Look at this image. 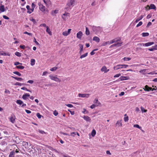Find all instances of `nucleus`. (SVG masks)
<instances>
[{
  "instance_id": "55",
  "label": "nucleus",
  "mask_w": 157,
  "mask_h": 157,
  "mask_svg": "<svg viewBox=\"0 0 157 157\" xmlns=\"http://www.w3.org/2000/svg\"><path fill=\"white\" fill-rule=\"evenodd\" d=\"M109 41V44H112L115 42L114 39L111 40Z\"/></svg>"
},
{
  "instance_id": "18",
  "label": "nucleus",
  "mask_w": 157,
  "mask_h": 157,
  "mask_svg": "<svg viewBox=\"0 0 157 157\" xmlns=\"http://www.w3.org/2000/svg\"><path fill=\"white\" fill-rule=\"evenodd\" d=\"M30 96V95L27 94H26L24 95H23L22 96V98L25 100H26L27 97H29Z\"/></svg>"
},
{
  "instance_id": "17",
  "label": "nucleus",
  "mask_w": 157,
  "mask_h": 157,
  "mask_svg": "<svg viewBox=\"0 0 157 157\" xmlns=\"http://www.w3.org/2000/svg\"><path fill=\"white\" fill-rule=\"evenodd\" d=\"M79 46L80 48L79 53L80 54H81L82 52L83 51V45L82 44H79Z\"/></svg>"
},
{
  "instance_id": "23",
  "label": "nucleus",
  "mask_w": 157,
  "mask_h": 157,
  "mask_svg": "<svg viewBox=\"0 0 157 157\" xmlns=\"http://www.w3.org/2000/svg\"><path fill=\"white\" fill-rule=\"evenodd\" d=\"M85 33H86V35H88L90 34V31L87 27H86V28Z\"/></svg>"
},
{
  "instance_id": "63",
  "label": "nucleus",
  "mask_w": 157,
  "mask_h": 157,
  "mask_svg": "<svg viewBox=\"0 0 157 157\" xmlns=\"http://www.w3.org/2000/svg\"><path fill=\"white\" fill-rule=\"evenodd\" d=\"M106 153L107 155H111V153L109 151H106Z\"/></svg>"
},
{
  "instance_id": "28",
  "label": "nucleus",
  "mask_w": 157,
  "mask_h": 157,
  "mask_svg": "<svg viewBox=\"0 0 157 157\" xmlns=\"http://www.w3.org/2000/svg\"><path fill=\"white\" fill-rule=\"evenodd\" d=\"M96 134V132L94 129L92 130L91 132V135L93 137H94Z\"/></svg>"
},
{
  "instance_id": "34",
  "label": "nucleus",
  "mask_w": 157,
  "mask_h": 157,
  "mask_svg": "<svg viewBox=\"0 0 157 157\" xmlns=\"http://www.w3.org/2000/svg\"><path fill=\"white\" fill-rule=\"evenodd\" d=\"M0 54L1 55H2V56H10V54L9 53H0Z\"/></svg>"
},
{
  "instance_id": "50",
  "label": "nucleus",
  "mask_w": 157,
  "mask_h": 157,
  "mask_svg": "<svg viewBox=\"0 0 157 157\" xmlns=\"http://www.w3.org/2000/svg\"><path fill=\"white\" fill-rule=\"evenodd\" d=\"M36 116L39 118H40L41 117V115H40L39 113H37Z\"/></svg>"
},
{
  "instance_id": "12",
  "label": "nucleus",
  "mask_w": 157,
  "mask_h": 157,
  "mask_svg": "<svg viewBox=\"0 0 157 157\" xmlns=\"http://www.w3.org/2000/svg\"><path fill=\"white\" fill-rule=\"evenodd\" d=\"M122 65H118L116 66H115L113 68L114 70H118L120 68H121L123 67L122 66Z\"/></svg>"
},
{
  "instance_id": "1",
  "label": "nucleus",
  "mask_w": 157,
  "mask_h": 157,
  "mask_svg": "<svg viewBox=\"0 0 157 157\" xmlns=\"http://www.w3.org/2000/svg\"><path fill=\"white\" fill-rule=\"evenodd\" d=\"M75 4V1L74 0H68L66 6L67 7L65 8V9L67 10V11H68L69 10V8H70L71 6H73Z\"/></svg>"
},
{
  "instance_id": "22",
  "label": "nucleus",
  "mask_w": 157,
  "mask_h": 157,
  "mask_svg": "<svg viewBox=\"0 0 157 157\" xmlns=\"http://www.w3.org/2000/svg\"><path fill=\"white\" fill-rule=\"evenodd\" d=\"M12 78H14V79H15L16 80H17L18 81H21L23 79L21 78H18V77H14L13 76H12L11 77Z\"/></svg>"
},
{
  "instance_id": "10",
  "label": "nucleus",
  "mask_w": 157,
  "mask_h": 157,
  "mask_svg": "<svg viewBox=\"0 0 157 157\" xmlns=\"http://www.w3.org/2000/svg\"><path fill=\"white\" fill-rule=\"evenodd\" d=\"M83 118L87 122H90L91 119L90 117L88 116H84L83 117Z\"/></svg>"
},
{
  "instance_id": "40",
  "label": "nucleus",
  "mask_w": 157,
  "mask_h": 157,
  "mask_svg": "<svg viewBox=\"0 0 157 157\" xmlns=\"http://www.w3.org/2000/svg\"><path fill=\"white\" fill-rule=\"evenodd\" d=\"M58 68L56 67H53L52 68L50 69V71H56L57 69Z\"/></svg>"
},
{
  "instance_id": "43",
  "label": "nucleus",
  "mask_w": 157,
  "mask_h": 157,
  "mask_svg": "<svg viewBox=\"0 0 157 157\" xmlns=\"http://www.w3.org/2000/svg\"><path fill=\"white\" fill-rule=\"evenodd\" d=\"M53 114L55 116H56L58 115V113L56 110H55L53 111Z\"/></svg>"
},
{
  "instance_id": "25",
  "label": "nucleus",
  "mask_w": 157,
  "mask_h": 157,
  "mask_svg": "<svg viewBox=\"0 0 157 157\" xmlns=\"http://www.w3.org/2000/svg\"><path fill=\"white\" fill-rule=\"evenodd\" d=\"M58 12V10H55L52 11V14L54 16L55 15V14L57 13Z\"/></svg>"
},
{
  "instance_id": "53",
  "label": "nucleus",
  "mask_w": 157,
  "mask_h": 157,
  "mask_svg": "<svg viewBox=\"0 0 157 157\" xmlns=\"http://www.w3.org/2000/svg\"><path fill=\"white\" fill-rule=\"evenodd\" d=\"M24 34H27L29 36H32V33H28L27 32H25L24 33Z\"/></svg>"
},
{
  "instance_id": "38",
  "label": "nucleus",
  "mask_w": 157,
  "mask_h": 157,
  "mask_svg": "<svg viewBox=\"0 0 157 157\" xmlns=\"http://www.w3.org/2000/svg\"><path fill=\"white\" fill-rule=\"evenodd\" d=\"M141 111L142 113L144 112H147V110L146 109H145L144 108L142 107H141Z\"/></svg>"
},
{
  "instance_id": "57",
  "label": "nucleus",
  "mask_w": 157,
  "mask_h": 157,
  "mask_svg": "<svg viewBox=\"0 0 157 157\" xmlns=\"http://www.w3.org/2000/svg\"><path fill=\"white\" fill-rule=\"evenodd\" d=\"M95 106L96 105H95L93 104L90 106V108L92 109H93L94 108Z\"/></svg>"
},
{
  "instance_id": "36",
  "label": "nucleus",
  "mask_w": 157,
  "mask_h": 157,
  "mask_svg": "<svg viewBox=\"0 0 157 157\" xmlns=\"http://www.w3.org/2000/svg\"><path fill=\"white\" fill-rule=\"evenodd\" d=\"M108 44H109V41L103 43L102 44L101 46H105Z\"/></svg>"
},
{
  "instance_id": "29",
  "label": "nucleus",
  "mask_w": 157,
  "mask_h": 157,
  "mask_svg": "<svg viewBox=\"0 0 157 157\" xmlns=\"http://www.w3.org/2000/svg\"><path fill=\"white\" fill-rule=\"evenodd\" d=\"M142 36L144 37L148 36L149 34L148 33H142Z\"/></svg>"
},
{
  "instance_id": "9",
  "label": "nucleus",
  "mask_w": 157,
  "mask_h": 157,
  "mask_svg": "<svg viewBox=\"0 0 157 157\" xmlns=\"http://www.w3.org/2000/svg\"><path fill=\"white\" fill-rule=\"evenodd\" d=\"M82 33L81 31H80L77 33V37L79 39H81L82 36Z\"/></svg>"
},
{
  "instance_id": "30",
  "label": "nucleus",
  "mask_w": 157,
  "mask_h": 157,
  "mask_svg": "<svg viewBox=\"0 0 157 157\" xmlns=\"http://www.w3.org/2000/svg\"><path fill=\"white\" fill-rule=\"evenodd\" d=\"M94 103H97L98 104L97 106L100 104V102L98 101V100L96 98L94 99Z\"/></svg>"
},
{
  "instance_id": "8",
  "label": "nucleus",
  "mask_w": 157,
  "mask_h": 157,
  "mask_svg": "<svg viewBox=\"0 0 157 157\" xmlns=\"http://www.w3.org/2000/svg\"><path fill=\"white\" fill-rule=\"evenodd\" d=\"M15 116L14 115H12L9 118L10 121L13 123H14L15 121Z\"/></svg>"
},
{
  "instance_id": "26",
  "label": "nucleus",
  "mask_w": 157,
  "mask_h": 157,
  "mask_svg": "<svg viewBox=\"0 0 157 157\" xmlns=\"http://www.w3.org/2000/svg\"><path fill=\"white\" fill-rule=\"evenodd\" d=\"M143 17H144V16H143V15L141 16L139 18H138L136 19V21H135L137 23L138 21H140V20L142 19V18Z\"/></svg>"
},
{
  "instance_id": "4",
  "label": "nucleus",
  "mask_w": 157,
  "mask_h": 157,
  "mask_svg": "<svg viewBox=\"0 0 157 157\" xmlns=\"http://www.w3.org/2000/svg\"><path fill=\"white\" fill-rule=\"evenodd\" d=\"M90 94H79L78 96L79 97L81 98H88L90 96Z\"/></svg>"
},
{
  "instance_id": "7",
  "label": "nucleus",
  "mask_w": 157,
  "mask_h": 157,
  "mask_svg": "<svg viewBox=\"0 0 157 157\" xmlns=\"http://www.w3.org/2000/svg\"><path fill=\"white\" fill-rule=\"evenodd\" d=\"M154 44V42H149L147 43H146L145 44H140V45H143L144 46V45L146 46H149L153 44Z\"/></svg>"
},
{
  "instance_id": "62",
  "label": "nucleus",
  "mask_w": 157,
  "mask_h": 157,
  "mask_svg": "<svg viewBox=\"0 0 157 157\" xmlns=\"http://www.w3.org/2000/svg\"><path fill=\"white\" fill-rule=\"evenodd\" d=\"M35 5L33 3L32 4V8H33V9H34V8L35 7Z\"/></svg>"
},
{
  "instance_id": "37",
  "label": "nucleus",
  "mask_w": 157,
  "mask_h": 157,
  "mask_svg": "<svg viewBox=\"0 0 157 157\" xmlns=\"http://www.w3.org/2000/svg\"><path fill=\"white\" fill-rule=\"evenodd\" d=\"M15 55L18 57H20L21 56V53L17 52L15 53Z\"/></svg>"
},
{
  "instance_id": "49",
  "label": "nucleus",
  "mask_w": 157,
  "mask_h": 157,
  "mask_svg": "<svg viewBox=\"0 0 157 157\" xmlns=\"http://www.w3.org/2000/svg\"><path fill=\"white\" fill-rule=\"evenodd\" d=\"M21 89L23 90H25L31 92L29 90L27 89L26 88L23 87L21 88Z\"/></svg>"
},
{
  "instance_id": "64",
  "label": "nucleus",
  "mask_w": 157,
  "mask_h": 157,
  "mask_svg": "<svg viewBox=\"0 0 157 157\" xmlns=\"http://www.w3.org/2000/svg\"><path fill=\"white\" fill-rule=\"evenodd\" d=\"M3 18H4L5 19H9V18L5 15H3Z\"/></svg>"
},
{
  "instance_id": "35",
  "label": "nucleus",
  "mask_w": 157,
  "mask_h": 157,
  "mask_svg": "<svg viewBox=\"0 0 157 157\" xmlns=\"http://www.w3.org/2000/svg\"><path fill=\"white\" fill-rule=\"evenodd\" d=\"M16 102L20 105L23 103V101L21 100H17Z\"/></svg>"
},
{
  "instance_id": "39",
  "label": "nucleus",
  "mask_w": 157,
  "mask_h": 157,
  "mask_svg": "<svg viewBox=\"0 0 157 157\" xmlns=\"http://www.w3.org/2000/svg\"><path fill=\"white\" fill-rule=\"evenodd\" d=\"M133 127H136V128H138L140 129H141V127L138 124H134L133 126Z\"/></svg>"
},
{
  "instance_id": "24",
  "label": "nucleus",
  "mask_w": 157,
  "mask_h": 157,
  "mask_svg": "<svg viewBox=\"0 0 157 157\" xmlns=\"http://www.w3.org/2000/svg\"><path fill=\"white\" fill-rule=\"evenodd\" d=\"M35 60L34 59H31V63L30 64L32 66H33L35 64Z\"/></svg>"
},
{
  "instance_id": "2",
  "label": "nucleus",
  "mask_w": 157,
  "mask_h": 157,
  "mask_svg": "<svg viewBox=\"0 0 157 157\" xmlns=\"http://www.w3.org/2000/svg\"><path fill=\"white\" fill-rule=\"evenodd\" d=\"M38 5L39 6V9L41 11L45 13L48 12V10L46 8L45 6H44L40 2L38 3Z\"/></svg>"
},
{
  "instance_id": "41",
  "label": "nucleus",
  "mask_w": 157,
  "mask_h": 157,
  "mask_svg": "<svg viewBox=\"0 0 157 157\" xmlns=\"http://www.w3.org/2000/svg\"><path fill=\"white\" fill-rule=\"evenodd\" d=\"M122 43V42H118L116 44H116V46L119 47L121 46V44Z\"/></svg>"
},
{
  "instance_id": "3",
  "label": "nucleus",
  "mask_w": 157,
  "mask_h": 157,
  "mask_svg": "<svg viewBox=\"0 0 157 157\" xmlns=\"http://www.w3.org/2000/svg\"><path fill=\"white\" fill-rule=\"evenodd\" d=\"M49 77L51 80H54L56 82H60L61 81L60 79L57 77L54 76L52 75H49Z\"/></svg>"
},
{
  "instance_id": "61",
  "label": "nucleus",
  "mask_w": 157,
  "mask_h": 157,
  "mask_svg": "<svg viewBox=\"0 0 157 157\" xmlns=\"http://www.w3.org/2000/svg\"><path fill=\"white\" fill-rule=\"evenodd\" d=\"M25 111L26 112V113L28 114L30 113H31V111L25 109Z\"/></svg>"
},
{
  "instance_id": "56",
  "label": "nucleus",
  "mask_w": 157,
  "mask_h": 157,
  "mask_svg": "<svg viewBox=\"0 0 157 157\" xmlns=\"http://www.w3.org/2000/svg\"><path fill=\"white\" fill-rule=\"evenodd\" d=\"M71 136L74 137L76 135V133L75 132H73L71 133Z\"/></svg>"
},
{
  "instance_id": "15",
  "label": "nucleus",
  "mask_w": 157,
  "mask_h": 157,
  "mask_svg": "<svg viewBox=\"0 0 157 157\" xmlns=\"http://www.w3.org/2000/svg\"><path fill=\"white\" fill-rule=\"evenodd\" d=\"M46 32L50 35H52V33L50 29L49 28V27L48 26H46Z\"/></svg>"
},
{
  "instance_id": "14",
  "label": "nucleus",
  "mask_w": 157,
  "mask_h": 157,
  "mask_svg": "<svg viewBox=\"0 0 157 157\" xmlns=\"http://www.w3.org/2000/svg\"><path fill=\"white\" fill-rule=\"evenodd\" d=\"M122 126V124L121 122V120L118 121H117L116 123V126Z\"/></svg>"
},
{
  "instance_id": "46",
  "label": "nucleus",
  "mask_w": 157,
  "mask_h": 157,
  "mask_svg": "<svg viewBox=\"0 0 157 157\" xmlns=\"http://www.w3.org/2000/svg\"><path fill=\"white\" fill-rule=\"evenodd\" d=\"M124 121H125V122H126V121H128V117L127 116L126 117H124Z\"/></svg>"
},
{
  "instance_id": "33",
  "label": "nucleus",
  "mask_w": 157,
  "mask_h": 157,
  "mask_svg": "<svg viewBox=\"0 0 157 157\" xmlns=\"http://www.w3.org/2000/svg\"><path fill=\"white\" fill-rule=\"evenodd\" d=\"M150 9H155L156 7L153 4H151L149 6Z\"/></svg>"
},
{
  "instance_id": "6",
  "label": "nucleus",
  "mask_w": 157,
  "mask_h": 157,
  "mask_svg": "<svg viewBox=\"0 0 157 157\" xmlns=\"http://www.w3.org/2000/svg\"><path fill=\"white\" fill-rule=\"evenodd\" d=\"M71 30V29H69L67 32V31H65L63 32L62 33L63 35L65 36H67L70 34Z\"/></svg>"
},
{
  "instance_id": "58",
  "label": "nucleus",
  "mask_w": 157,
  "mask_h": 157,
  "mask_svg": "<svg viewBox=\"0 0 157 157\" xmlns=\"http://www.w3.org/2000/svg\"><path fill=\"white\" fill-rule=\"evenodd\" d=\"M34 42L36 43V45H39V43L36 40V39L35 38H34Z\"/></svg>"
},
{
  "instance_id": "47",
  "label": "nucleus",
  "mask_w": 157,
  "mask_h": 157,
  "mask_svg": "<svg viewBox=\"0 0 157 157\" xmlns=\"http://www.w3.org/2000/svg\"><path fill=\"white\" fill-rule=\"evenodd\" d=\"M66 105L68 107H70V108H72L73 107V106L71 104H66Z\"/></svg>"
},
{
  "instance_id": "51",
  "label": "nucleus",
  "mask_w": 157,
  "mask_h": 157,
  "mask_svg": "<svg viewBox=\"0 0 157 157\" xmlns=\"http://www.w3.org/2000/svg\"><path fill=\"white\" fill-rule=\"evenodd\" d=\"M121 75V74H116L114 76V78H116V77H118L120 76Z\"/></svg>"
},
{
  "instance_id": "59",
  "label": "nucleus",
  "mask_w": 157,
  "mask_h": 157,
  "mask_svg": "<svg viewBox=\"0 0 157 157\" xmlns=\"http://www.w3.org/2000/svg\"><path fill=\"white\" fill-rule=\"evenodd\" d=\"M20 48L23 49H24L25 48H26V47H25V45H21L20 46Z\"/></svg>"
},
{
  "instance_id": "42",
  "label": "nucleus",
  "mask_w": 157,
  "mask_h": 157,
  "mask_svg": "<svg viewBox=\"0 0 157 157\" xmlns=\"http://www.w3.org/2000/svg\"><path fill=\"white\" fill-rule=\"evenodd\" d=\"M123 59L124 61H129L131 60V58L129 57L127 58L125 57Z\"/></svg>"
},
{
  "instance_id": "21",
  "label": "nucleus",
  "mask_w": 157,
  "mask_h": 157,
  "mask_svg": "<svg viewBox=\"0 0 157 157\" xmlns=\"http://www.w3.org/2000/svg\"><path fill=\"white\" fill-rule=\"evenodd\" d=\"M0 10L1 12H4L5 11L4 6L3 5H2L0 7Z\"/></svg>"
},
{
  "instance_id": "13",
  "label": "nucleus",
  "mask_w": 157,
  "mask_h": 157,
  "mask_svg": "<svg viewBox=\"0 0 157 157\" xmlns=\"http://www.w3.org/2000/svg\"><path fill=\"white\" fill-rule=\"evenodd\" d=\"M129 78V77H126V76H121L120 78L119 79H120L121 81H123L126 80L128 79Z\"/></svg>"
},
{
  "instance_id": "60",
  "label": "nucleus",
  "mask_w": 157,
  "mask_h": 157,
  "mask_svg": "<svg viewBox=\"0 0 157 157\" xmlns=\"http://www.w3.org/2000/svg\"><path fill=\"white\" fill-rule=\"evenodd\" d=\"M27 82L30 84H32L33 82V81L32 80H29Z\"/></svg>"
},
{
  "instance_id": "52",
  "label": "nucleus",
  "mask_w": 157,
  "mask_h": 157,
  "mask_svg": "<svg viewBox=\"0 0 157 157\" xmlns=\"http://www.w3.org/2000/svg\"><path fill=\"white\" fill-rule=\"evenodd\" d=\"M142 24V22L141 21L139 23L136 25V27H138L139 26L141 25Z\"/></svg>"
},
{
  "instance_id": "16",
  "label": "nucleus",
  "mask_w": 157,
  "mask_h": 157,
  "mask_svg": "<svg viewBox=\"0 0 157 157\" xmlns=\"http://www.w3.org/2000/svg\"><path fill=\"white\" fill-rule=\"evenodd\" d=\"M47 6L48 5L50 4L51 2L50 0H43Z\"/></svg>"
},
{
  "instance_id": "20",
  "label": "nucleus",
  "mask_w": 157,
  "mask_h": 157,
  "mask_svg": "<svg viewBox=\"0 0 157 157\" xmlns=\"http://www.w3.org/2000/svg\"><path fill=\"white\" fill-rule=\"evenodd\" d=\"M93 40L97 42H99L100 41V39L97 36H94L93 38Z\"/></svg>"
},
{
  "instance_id": "27",
  "label": "nucleus",
  "mask_w": 157,
  "mask_h": 157,
  "mask_svg": "<svg viewBox=\"0 0 157 157\" xmlns=\"http://www.w3.org/2000/svg\"><path fill=\"white\" fill-rule=\"evenodd\" d=\"M16 68L17 69H23L25 67L22 66H16Z\"/></svg>"
},
{
  "instance_id": "45",
  "label": "nucleus",
  "mask_w": 157,
  "mask_h": 157,
  "mask_svg": "<svg viewBox=\"0 0 157 157\" xmlns=\"http://www.w3.org/2000/svg\"><path fill=\"white\" fill-rule=\"evenodd\" d=\"M22 85H23L24 84H22L21 83H19V82H17L15 84V85H18V86H21Z\"/></svg>"
},
{
  "instance_id": "48",
  "label": "nucleus",
  "mask_w": 157,
  "mask_h": 157,
  "mask_svg": "<svg viewBox=\"0 0 157 157\" xmlns=\"http://www.w3.org/2000/svg\"><path fill=\"white\" fill-rule=\"evenodd\" d=\"M19 64H22L21 63H20L18 62H16L14 63V65L15 66H17V65Z\"/></svg>"
},
{
  "instance_id": "19",
  "label": "nucleus",
  "mask_w": 157,
  "mask_h": 157,
  "mask_svg": "<svg viewBox=\"0 0 157 157\" xmlns=\"http://www.w3.org/2000/svg\"><path fill=\"white\" fill-rule=\"evenodd\" d=\"M15 151H13L10 152L9 157H14Z\"/></svg>"
},
{
  "instance_id": "44",
  "label": "nucleus",
  "mask_w": 157,
  "mask_h": 157,
  "mask_svg": "<svg viewBox=\"0 0 157 157\" xmlns=\"http://www.w3.org/2000/svg\"><path fill=\"white\" fill-rule=\"evenodd\" d=\"M13 73L19 76L21 75V74L19 72L17 71L13 72Z\"/></svg>"
},
{
  "instance_id": "5",
  "label": "nucleus",
  "mask_w": 157,
  "mask_h": 157,
  "mask_svg": "<svg viewBox=\"0 0 157 157\" xmlns=\"http://www.w3.org/2000/svg\"><path fill=\"white\" fill-rule=\"evenodd\" d=\"M109 71V69H107L106 67L105 66H103L101 69V71L104 73H106Z\"/></svg>"
},
{
  "instance_id": "11",
  "label": "nucleus",
  "mask_w": 157,
  "mask_h": 157,
  "mask_svg": "<svg viewBox=\"0 0 157 157\" xmlns=\"http://www.w3.org/2000/svg\"><path fill=\"white\" fill-rule=\"evenodd\" d=\"M143 89L145 91H148L151 90V88L149 87L147 85H146L145 86L144 88H143Z\"/></svg>"
},
{
  "instance_id": "31",
  "label": "nucleus",
  "mask_w": 157,
  "mask_h": 157,
  "mask_svg": "<svg viewBox=\"0 0 157 157\" xmlns=\"http://www.w3.org/2000/svg\"><path fill=\"white\" fill-rule=\"evenodd\" d=\"M87 55H88V53H86L81 55L80 57V58L82 59V58L85 57L87 56Z\"/></svg>"
},
{
  "instance_id": "32",
  "label": "nucleus",
  "mask_w": 157,
  "mask_h": 157,
  "mask_svg": "<svg viewBox=\"0 0 157 157\" xmlns=\"http://www.w3.org/2000/svg\"><path fill=\"white\" fill-rule=\"evenodd\" d=\"M115 42H117L121 40V38L120 37L116 38L114 39Z\"/></svg>"
},
{
  "instance_id": "54",
  "label": "nucleus",
  "mask_w": 157,
  "mask_h": 157,
  "mask_svg": "<svg viewBox=\"0 0 157 157\" xmlns=\"http://www.w3.org/2000/svg\"><path fill=\"white\" fill-rule=\"evenodd\" d=\"M151 24H152V23L151 22H148V24L146 26V27L147 28H148L149 27V26L151 25Z\"/></svg>"
}]
</instances>
